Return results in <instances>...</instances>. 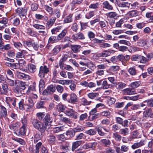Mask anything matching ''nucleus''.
<instances>
[{
	"label": "nucleus",
	"instance_id": "23",
	"mask_svg": "<svg viewBox=\"0 0 153 153\" xmlns=\"http://www.w3.org/2000/svg\"><path fill=\"white\" fill-rule=\"evenodd\" d=\"M111 52L109 51L106 50L102 52L101 53H99L97 54V56L98 57H105L110 55Z\"/></svg>",
	"mask_w": 153,
	"mask_h": 153
},
{
	"label": "nucleus",
	"instance_id": "59",
	"mask_svg": "<svg viewBox=\"0 0 153 153\" xmlns=\"http://www.w3.org/2000/svg\"><path fill=\"white\" fill-rule=\"evenodd\" d=\"M98 95V94L96 93H90L88 94V97L91 99H93Z\"/></svg>",
	"mask_w": 153,
	"mask_h": 153
},
{
	"label": "nucleus",
	"instance_id": "5",
	"mask_svg": "<svg viewBox=\"0 0 153 153\" xmlns=\"http://www.w3.org/2000/svg\"><path fill=\"white\" fill-rule=\"evenodd\" d=\"M53 120V119L50 117V115L48 114H47L43 119V122L46 126L49 125V128L50 129L51 128V123Z\"/></svg>",
	"mask_w": 153,
	"mask_h": 153
},
{
	"label": "nucleus",
	"instance_id": "26",
	"mask_svg": "<svg viewBox=\"0 0 153 153\" xmlns=\"http://www.w3.org/2000/svg\"><path fill=\"white\" fill-rule=\"evenodd\" d=\"M97 144V143H89L85 144V147L86 149L91 148L93 149L95 148Z\"/></svg>",
	"mask_w": 153,
	"mask_h": 153
},
{
	"label": "nucleus",
	"instance_id": "34",
	"mask_svg": "<svg viewBox=\"0 0 153 153\" xmlns=\"http://www.w3.org/2000/svg\"><path fill=\"white\" fill-rule=\"evenodd\" d=\"M59 40L57 39V37L54 36H51L50 37L48 40V43H54L57 42Z\"/></svg>",
	"mask_w": 153,
	"mask_h": 153
},
{
	"label": "nucleus",
	"instance_id": "15",
	"mask_svg": "<svg viewBox=\"0 0 153 153\" xmlns=\"http://www.w3.org/2000/svg\"><path fill=\"white\" fill-rule=\"evenodd\" d=\"M27 53L25 50H22L20 52H18L16 54V57L17 58H23Z\"/></svg>",
	"mask_w": 153,
	"mask_h": 153
},
{
	"label": "nucleus",
	"instance_id": "44",
	"mask_svg": "<svg viewBox=\"0 0 153 153\" xmlns=\"http://www.w3.org/2000/svg\"><path fill=\"white\" fill-rule=\"evenodd\" d=\"M118 5L120 7L129 8L130 6V4L128 2H123L119 3Z\"/></svg>",
	"mask_w": 153,
	"mask_h": 153
},
{
	"label": "nucleus",
	"instance_id": "24",
	"mask_svg": "<svg viewBox=\"0 0 153 153\" xmlns=\"http://www.w3.org/2000/svg\"><path fill=\"white\" fill-rule=\"evenodd\" d=\"M2 88L3 90H2L1 89L0 91V93L1 94H7L9 90L7 85L5 84H3L2 85Z\"/></svg>",
	"mask_w": 153,
	"mask_h": 153
},
{
	"label": "nucleus",
	"instance_id": "43",
	"mask_svg": "<svg viewBox=\"0 0 153 153\" xmlns=\"http://www.w3.org/2000/svg\"><path fill=\"white\" fill-rule=\"evenodd\" d=\"M85 133L90 135H93L96 133V131L94 129H90L85 131Z\"/></svg>",
	"mask_w": 153,
	"mask_h": 153
},
{
	"label": "nucleus",
	"instance_id": "51",
	"mask_svg": "<svg viewBox=\"0 0 153 153\" xmlns=\"http://www.w3.org/2000/svg\"><path fill=\"white\" fill-rule=\"evenodd\" d=\"M101 115L106 117L108 118L111 117V113L109 111H105L101 113Z\"/></svg>",
	"mask_w": 153,
	"mask_h": 153
},
{
	"label": "nucleus",
	"instance_id": "16",
	"mask_svg": "<svg viewBox=\"0 0 153 153\" xmlns=\"http://www.w3.org/2000/svg\"><path fill=\"white\" fill-rule=\"evenodd\" d=\"M67 32V28H66L63 30L61 33L57 36V39L58 40H60L63 38L66 35Z\"/></svg>",
	"mask_w": 153,
	"mask_h": 153
},
{
	"label": "nucleus",
	"instance_id": "64",
	"mask_svg": "<svg viewBox=\"0 0 153 153\" xmlns=\"http://www.w3.org/2000/svg\"><path fill=\"white\" fill-rule=\"evenodd\" d=\"M88 116V115L86 113L82 114L79 116V120L80 121H83L86 119Z\"/></svg>",
	"mask_w": 153,
	"mask_h": 153
},
{
	"label": "nucleus",
	"instance_id": "14",
	"mask_svg": "<svg viewBox=\"0 0 153 153\" xmlns=\"http://www.w3.org/2000/svg\"><path fill=\"white\" fill-rule=\"evenodd\" d=\"M144 117H150L151 118L153 117V114L152 112V110L148 108L145 111L143 112Z\"/></svg>",
	"mask_w": 153,
	"mask_h": 153
},
{
	"label": "nucleus",
	"instance_id": "57",
	"mask_svg": "<svg viewBox=\"0 0 153 153\" xmlns=\"http://www.w3.org/2000/svg\"><path fill=\"white\" fill-rule=\"evenodd\" d=\"M66 134L69 136V137H72L75 135V131L74 130L68 131L66 132Z\"/></svg>",
	"mask_w": 153,
	"mask_h": 153
},
{
	"label": "nucleus",
	"instance_id": "30",
	"mask_svg": "<svg viewBox=\"0 0 153 153\" xmlns=\"http://www.w3.org/2000/svg\"><path fill=\"white\" fill-rule=\"evenodd\" d=\"M13 45L15 48L20 51L23 47L22 45L19 42H13Z\"/></svg>",
	"mask_w": 153,
	"mask_h": 153
},
{
	"label": "nucleus",
	"instance_id": "36",
	"mask_svg": "<svg viewBox=\"0 0 153 153\" xmlns=\"http://www.w3.org/2000/svg\"><path fill=\"white\" fill-rule=\"evenodd\" d=\"M56 20V18L55 17H52L47 22V25L50 26H52L55 22Z\"/></svg>",
	"mask_w": 153,
	"mask_h": 153
},
{
	"label": "nucleus",
	"instance_id": "9",
	"mask_svg": "<svg viewBox=\"0 0 153 153\" xmlns=\"http://www.w3.org/2000/svg\"><path fill=\"white\" fill-rule=\"evenodd\" d=\"M25 101L26 109L28 110L33 106L34 105L33 101L30 98L26 99Z\"/></svg>",
	"mask_w": 153,
	"mask_h": 153
},
{
	"label": "nucleus",
	"instance_id": "18",
	"mask_svg": "<svg viewBox=\"0 0 153 153\" xmlns=\"http://www.w3.org/2000/svg\"><path fill=\"white\" fill-rule=\"evenodd\" d=\"M31 122L33 127L36 129H37L40 124L41 123L40 121L35 119H32Z\"/></svg>",
	"mask_w": 153,
	"mask_h": 153
},
{
	"label": "nucleus",
	"instance_id": "13",
	"mask_svg": "<svg viewBox=\"0 0 153 153\" xmlns=\"http://www.w3.org/2000/svg\"><path fill=\"white\" fill-rule=\"evenodd\" d=\"M20 125L21 124L19 122H16L10 124L9 127L11 130L15 131L17 130L20 127Z\"/></svg>",
	"mask_w": 153,
	"mask_h": 153
},
{
	"label": "nucleus",
	"instance_id": "19",
	"mask_svg": "<svg viewBox=\"0 0 153 153\" xmlns=\"http://www.w3.org/2000/svg\"><path fill=\"white\" fill-rule=\"evenodd\" d=\"M19 108L22 110H28L26 109V106H25V103L24 100L22 99L20 100L18 103Z\"/></svg>",
	"mask_w": 153,
	"mask_h": 153
},
{
	"label": "nucleus",
	"instance_id": "48",
	"mask_svg": "<svg viewBox=\"0 0 153 153\" xmlns=\"http://www.w3.org/2000/svg\"><path fill=\"white\" fill-rule=\"evenodd\" d=\"M68 143H66L65 145H63L60 146L61 149L64 152H67L68 150Z\"/></svg>",
	"mask_w": 153,
	"mask_h": 153
},
{
	"label": "nucleus",
	"instance_id": "55",
	"mask_svg": "<svg viewBox=\"0 0 153 153\" xmlns=\"http://www.w3.org/2000/svg\"><path fill=\"white\" fill-rule=\"evenodd\" d=\"M113 137L117 141H120L121 139V136L118 134L117 133H115L113 134Z\"/></svg>",
	"mask_w": 153,
	"mask_h": 153
},
{
	"label": "nucleus",
	"instance_id": "27",
	"mask_svg": "<svg viewBox=\"0 0 153 153\" xmlns=\"http://www.w3.org/2000/svg\"><path fill=\"white\" fill-rule=\"evenodd\" d=\"M72 15L70 14L64 19L63 22L65 23H67L71 22L72 21Z\"/></svg>",
	"mask_w": 153,
	"mask_h": 153
},
{
	"label": "nucleus",
	"instance_id": "31",
	"mask_svg": "<svg viewBox=\"0 0 153 153\" xmlns=\"http://www.w3.org/2000/svg\"><path fill=\"white\" fill-rule=\"evenodd\" d=\"M62 48V46L61 45H57L56 46L53 50V54L54 55L56 54L60 51Z\"/></svg>",
	"mask_w": 153,
	"mask_h": 153
},
{
	"label": "nucleus",
	"instance_id": "28",
	"mask_svg": "<svg viewBox=\"0 0 153 153\" xmlns=\"http://www.w3.org/2000/svg\"><path fill=\"white\" fill-rule=\"evenodd\" d=\"M106 15L111 18H116L117 17V14L115 12H111L106 14Z\"/></svg>",
	"mask_w": 153,
	"mask_h": 153
},
{
	"label": "nucleus",
	"instance_id": "61",
	"mask_svg": "<svg viewBox=\"0 0 153 153\" xmlns=\"http://www.w3.org/2000/svg\"><path fill=\"white\" fill-rule=\"evenodd\" d=\"M33 43L31 41H24L23 42L24 46L25 47L27 46L29 47H30L32 46Z\"/></svg>",
	"mask_w": 153,
	"mask_h": 153
},
{
	"label": "nucleus",
	"instance_id": "11",
	"mask_svg": "<svg viewBox=\"0 0 153 153\" xmlns=\"http://www.w3.org/2000/svg\"><path fill=\"white\" fill-rule=\"evenodd\" d=\"M78 99L76 95L74 93H71L70 94V99L68 102L71 103H75L78 101Z\"/></svg>",
	"mask_w": 153,
	"mask_h": 153
},
{
	"label": "nucleus",
	"instance_id": "4",
	"mask_svg": "<svg viewBox=\"0 0 153 153\" xmlns=\"http://www.w3.org/2000/svg\"><path fill=\"white\" fill-rule=\"evenodd\" d=\"M137 45L139 46L143 47L145 49H147L149 46L147 41L143 39H141L138 41Z\"/></svg>",
	"mask_w": 153,
	"mask_h": 153
},
{
	"label": "nucleus",
	"instance_id": "40",
	"mask_svg": "<svg viewBox=\"0 0 153 153\" xmlns=\"http://www.w3.org/2000/svg\"><path fill=\"white\" fill-rule=\"evenodd\" d=\"M13 140L22 145H24L25 143V142L24 140L21 138H13Z\"/></svg>",
	"mask_w": 153,
	"mask_h": 153
},
{
	"label": "nucleus",
	"instance_id": "32",
	"mask_svg": "<svg viewBox=\"0 0 153 153\" xmlns=\"http://www.w3.org/2000/svg\"><path fill=\"white\" fill-rule=\"evenodd\" d=\"M138 12L135 10H133L129 11L127 14L131 17L136 16L138 15Z\"/></svg>",
	"mask_w": 153,
	"mask_h": 153
},
{
	"label": "nucleus",
	"instance_id": "58",
	"mask_svg": "<svg viewBox=\"0 0 153 153\" xmlns=\"http://www.w3.org/2000/svg\"><path fill=\"white\" fill-rule=\"evenodd\" d=\"M102 86L103 89H106L109 88L110 86V85L108 84L107 81L105 80L102 82Z\"/></svg>",
	"mask_w": 153,
	"mask_h": 153
},
{
	"label": "nucleus",
	"instance_id": "56",
	"mask_svg": "<svg viewBox=\"0 0 153 153\" xmlns=\"http://www.w3.org/2000/svg\"><path fill=\"white\" fill-rule=\"evenodd\" d=\"M84 128L80 126H78L74 129L75 132H78L82 131L84 130Z\"/></svg>",
	"mask_w": 153,
	"mask_h": 153
},
{
	"label": "nucleus",
	"instance_id": "47",
	"mask_svg": "<svg viewBox=\"0 0 153 153\" xmlns=\"http://www.w3.org/2000/svg\"><path fill=\"white\" fill-rule=\"evenodd\" d=\"M42 143L41 142H39L36 146V149L33 152V153H39V149L42 146Z\"/></svg>",
	"mask_w": 153,
	"mask_h": 153
},
{
	"label": "nucleus",
	"instance_id": "54",
	"mask_svg": "<svg viewBox=\"0 0 153 153\" xmlns=\"http://www.w3.org/2000/svg\"><path fill=\"white\" fill-rule=\"evenodd\" d=\"M140 81H136L131 83L130 85L132 88H136L138 87L140 85Z\"/></svg>",
	"mask_w": 153,
	"mask_h": 153
},
{
	"label": "nucleus",
	"instance_id": "8",
	"mask_svg": "<svg viewBox=\"0 0 153 153\" xmlns=\"http://www.w3.org/2000/svg\"><path fill=\"white\" fill-rule=\"evenodd\" d=\"M122 93L124 95H132L136 94L134 89L128 88L122 90Z\"/></svg>",
	"mask_w": 153,
	"mask_h": 153
},
{
	"label": "nucleus",
	"instance_id": "33",
	"mask_svg": "<svg viewBox=\"0 0 153 153\" xmlns=\"http://www.w3.org/2000/svg\"><path fill=\"white\" fill-rule=\"evenodd\" d=\"M56 90L55 86L53 85H51L48 86L46 90V91L48 92H53Z\"/></svg>",
	"mask_w": 153,
	"mask_h": 153
},
{
	"label": "nucleus",
	"instance_id": "22",
	"mask_svg": "<svg viewBox=\"0 0 153 153\" xmlns=\"http://www.w3.org/2000/svg\"><path fill=\"white\" fill-rule=\"evenodd\" d=\"M72 82V80H56L57 82L64 85H68Z\"/></svg>",
	"mask_w": 153,
	"mask_h": 153
},
{
	"label": "nucleus",
	"instance_id": "37",
	"mask_svg": "<svg viewBox=\"0 0 153 153\" xmlns=\"http://www.w3.org/2000/svg\"><path fill=\"white\" fill-rule=\"evenodd\" d=\"M80 46L79 45H74L71 46V49L74 53H77L79 51Z\"/></svg>",
	"mask_w": 153,
	"mask_h": 153
},
{
	"label": "nucleus",
	"instance_id": "35",
	"mask_svg": "<svg viewBox=\"0 0 153 153\" xmlns=\"http://www.w3.org/2000/svg\"><path fill=\"white\" fill-rule=\"evenodd\" d=\"M13 90L14 92L17 94L21 95L22 94V90L18 85L16 87L14 88Z\"/></svg>",
	"mask_w": 153,
	"mask_h": 153
},
{
	"label": "nucleus",
	"instance_id": "21",
	"mask_svg": "<svg viewBox=\"0 0 153 153\" xmlns=\"http://www.w3.org/2000/svg\"><path fill=\"white\" fill-rule=\"evenodd\" d=\"M28 70L30 73H33L36 71V66L33 64H30L28 65Z\"/></svg>",
	"mask_w": 153,
	"mask_h": 153
},
{
	"label": "nucleus",
	"instance_id": "62",
	"mask_svg": "<svg viewBox=\"0 0 153 153\" xmlns=\"http://www.w3.org/2000/svg\"><path fill=\"white\" fill-rule=\"evenodd\" d=\"M124 19H121L118 22L116 23V27H121L122 24L124 22Z\"/></svg>",
	"mask_w": 153,
	"mask_h": 153
},
{
	"label": "nucleus",
	"instance_id": "29",
	"mask_svg": "<svg viewBox=\"0 0 153 153\" xmlns=\"http://www.w3.org/2000/svg\"><path fill=\"white\" fill-rule=\"evenodd\" d=\"M82 143L81 141H78L73 143L72 151H74V150L77 148Z\"/></svg>",
	"mask_w": 153,
	"mask_h": 153
},
{
	"label": "nucleus",
	"instance_id": "6",
	"mask_svg": "<svg viewBox=\"0 0 153 153\" xmlns=\"http://www.w3.org/2000/svg\"><path fill=\"white\" fill-rule=\"evenodd\" d=\"M65 114L68 116L71 117L74 119H76L78 116V114L72 109H68L66 110Z\"/></svg>",
	"mask_w": 153,
	"mask_h": 153
},
{
	"label": "nucleus",
	"instance_id": "60",
	"mask_svg": "<svg viewBox=\"0 0 153 153\" xmlns=\"http://www.w3.org/2000/svg\"><path fill=\"white\" fill-rule=\"evenodd\" d=\"M13 98H11L9 97H6L5 98V101L7 105L10 107L12 101L13 100Z\"/></svg>",
	"mask_w": 153,
	"mask_h": 153
},
{
	"label": "nucleus",
	"instance_id": "38",
	"mask_svg": "<svg viewBox=\"0 0 153 153\" xmlns=\"http://www.w3.org/2000/svg\"><path fill=\"white\" fill-rule=\"evenodd\" d=\"M116 86L117 89H121L125 87L126 84L122 82H119L117 84Z\"/></svg>",
	"mask_w": 153,
	"mask_h": 153
},
{
	"label": "nucleus",
	"instance_id": "42",
	"mask_svg": "<svg viewBox=\"0 0 153 153\" xmlns=\"http://www.w3.org/2000/svg\"><path fill=\"white\" fill-rule=\"evenodd\" d=\"M62 26H58L54 28L53 29L51 30V32L52 34H55L56 33L58 32L61 30Z\"/></svg>",
	"mask_w": 153,
	"mask_h": 153
},
{
	"label": "nucleus",
	"instance_id": "25",
	"mask_svg": "<svg viewBox=\"0 0 153 153\" xmlns=\"http://www.w3.org/2000/svg\"><path fill=\"white\" fill-rule=\"evenodd\" d=\"M66 106L63 105L59 103L56 105V108L57 110L59 112H63L64 111Z\"/></svg>",
	"mask_w": 153,
	"mask_h": 153
},
{
	"label": "nucleus",
	"instance_id": "41",
	"mask_svg": "<svg viewBox=\"0 0 153 153\" xmlns=\"http://www.w3.org/2000/svg\"><path fill=\"white\" fill-rule=\"evenodd\" d=\"M44 8L50 14H53V9L48 5H45L44 6Z\"/></svg>",
	"mask_w": 153,
	"mask_h": 153
},
{
	"label": "nucleus",
	"instance_id": "7",
	"mask_svg": "<svg viewBox=\"0 0 153 153\" xmlns=\"http://www.w3.org/2000/svg\"><path fill=\"white\" fill-rule=\"evenodd\" d=\"M16 75L18 78L23 79L26 80H29L30 79V77L29 75L26 74L18 71L16 72Z\"/></svg>",
	"mask_w": 153,
	"mask_h": 153
},
{
	"label": "nucleus",
	"instance_id": "63",
	"mask_svg": "<svg viewBox=\"0 0 153 153\" xmlns=\"http://www.w3.org/2000/svg\"><path fill=\"white\" fill-rule=\"evenodd\" d=\"M18 85L22 91L25 90L27 86L25 83L23 82H20Z\"/></svg>",
	"mask_w": 153,
	"mask_h": 153
},
{
	"label": "nucleus",
	"instance_id": "17",
	"mask_svg": "<svg viewBox=\"0 0 153 153\" xmlns=\"http://www.w3.org/2000/svg\"><path fill=\"white\" fill-rule=\"evenodd\" d=\"M103 7V8L109 10H113V6L109 3L107 1H105L102 3Z\"/></svg>",
	"mask_w": 153,
	"mask_h": 153
},
{
	"label": "nucleus",
	"instance_id": "20",
	"mask_svg": "<svg viewBox=\"0 0 153 153\" xmlns=\"http://www.w3.org/2000/svg\"><path fill=\"white\" fill-rule=\"evenodd\" d=\"M18 64L19 66V69L23 70L25 66L26 63L24 59H21L19 60Z\"/></svg>",
	"mask_w": 153,
	"mask_h": 153
},
{
	"label": "nucleus",
	"instance_id": "49",
	"mask_svg": "<svg viewBox=\"0 0 153 153\" xmlns=\"http://www.w3.org/2000/svg\"><path fill=\"white\" fill-rule=\"evenodd\" d=\"M33 27L37 29L44 30L45 28V26L38 24H34L33 25Z\"/></svg>",
	"mask_w": 153,
	"mask_h": 153
},
{
	"label": "nucleus",
	"instance_id": "1",
	"mask_svg": "<svg viewBox=\"0 0 153 153\" xmlns=\"http://www.w3.org/2000/svg\"><path fill=\"white\" fill-rule=\"evenodd\" d=\"M7 115V112L6 108L0 103V118L4 117L6 120H9V119L6 117Z\"/></svg>",
	"mask_w": 153,
	"mask_h": 153
},
{
	"label": "nucleus",
	"instance_id": "52",
	"mask_svg": "<svg viewBox=\"0 0 153 153\" xmlns=\"http://www.w3.org/2000/svg\"><path fill=\"white\" fill-rule=\"evenodd\" d=\"M101 141L102 143L107 146H108L111 143L110 141L106 139H102L101 140Z\"/></svg>",
	"mask_w": 153,
	"mask_h": 153
},
{
	"label": "nucleus",
	"instance_id": "10",
	"mask_svg": "<svg viewBox=\"0 0 153 153\" xmlns=\"http://www.w3.org/2000/svg\"><path fill=\"white\" fill-rule=\"evenodd\" d=\"M49 125L46 126L44 123H42L41 122V123L40 124L37 129L41 132H43L46 130L48 131L50 129L49 128Z\"/></svg>",
	"mask_w": 153,
	"mask_h": 153
},
{
	"label": "nucleus",
	"instance_id": "12",
	"mask_svg": "<svg viewBox=\"0 0 153 153\" xmlns=\"http://www.w3.org/2000/svg\"><path fill=\"white\" fill-rule=\"evenodd\" d=\"M27 127L22 126L18 132L17 135L19 136L25 135L27 130Z\"/></svg>",
	"mask_w": 153,
	"mask_h": 153
},
{
	"label": "nucleus",
	"instance_id": "53",
	"mask_svg": "<svg viewBox=\"0 0 153 153\" xmlns=\"http://www.w3.org/2000/svg\"><path fill=\"white\" fill-rule=\"evenodd\" d=\"M129 131V130L128 128H125L121 129L120 131V133L124 135H126L128 134Z\"/></svg>",
	"mask_w": 153,
	"mask_h": 153
},
{
	"label": "nucleus",
	"instance_id": "46",
	"mask_svg": "<svg viewBox=\"0 0 153 153\" xmlns=\"http://www.w3.org/2000/svg\"><path fill=\"white\" fill-rule=\"evenodd\" d=\"M99 6V3L97 2L95 3H93L91 4L89 6L90 8L96 9H97Z\"/></svg>",
	"mask_w": 153,
	"mask_h": 153
},
{
	"label": "nucleus",
	"instance_id": "3",
	"mask_svg": "<svg viewBox=\"0 0 153 153\" xmlns=\"http://www.w3.org/2000/svg\"><path fill=\"white\" fill-rule=\"evenodd\" d=\"M49 71V69L46 66H41L40 68L39 76L41 78H44L45 74L47 73Z\"/></svg>",
	"mask_w": 153,
	"mask_h": 153
},
{
	"label": "nucleus",
	"instance_id": "45",
	"mask_svg": "<svg viewBox=\"0 0 153 153\" xmlns=\"http://www.w3.org/2000/svg\"><path fill=\"white\" fill-rule=\"evenodd\" d=\"M36 117L39 120H42L45 117V114L44 112H39L36 114Z\"/></svg>",
	"mask_w": 153,
	"mask_h": 153
},
{
	"label": "nucleus",
	"instance_id": "50",
	"mask_svg": "<svg viewBox=\"0 0 153 153\" xmlns=\"http://www.w3.org/2000/svg\"><path fill=\"white\" fill-rule=\"evenodd\" d=\"M128 71L130 74L132 75H134L136 74V70L134 67H131L128 70Z\"/></svg>",
	"mask_w": 153,
	"mask_h": 153
},
{
	"label": "nucleus",
	"instance_id": "39",
	"mask_svg": "<svg viewBox=\"0 0 153 153\" xmlns=\"http://www.w3.org/2000/svg\"><path fill=\"white\" fill-rule=\"evenodd\" d=\"M21 122L22 123V126L27 127V119L26 117L23 116L21 118Z\"/></svg>",
	"mask_w": 153,
	"mask_h": 153
},
{
	"label": "nucleus",
	"instance_id": "2",
	"mask_svg": "<svg viewBox=\"0 0 153 153\" xmlns=\"http://www.w3.org/2000/svg\"><path fill=\"white\" fill-rule=\"evenodd\" d=\"M16 11L20 17L22 16L25 17V15L27 12V10L25 7H18Z\"/></svg>",
	"mask_w": 153,
	"mask_h": 153
}]
</instances>
